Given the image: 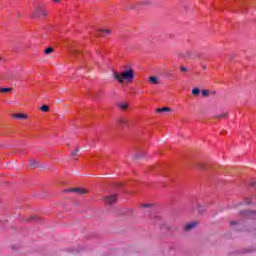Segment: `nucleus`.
I'll return each instance as SVG.
<instances>
[{
	"label": "nucleus",
	"mask_w": 256,
	"mask_h": 256,
	"mask_svg": "<svg viewBox=\"0 0 256 256\" xmlns=\"http://www.w3.org/2000/svg\"><path fill=\"white\" fill-rule=\"evenodd\" d=\"M60 0H53L54 3H59Z\"/></svg>",
	"instance_id": "obj_28"
},
{
	"label": "nucleus",
	"mask_w": 256,
	"mask_h": 256,
	"mask_svg": "<svg viewBox=\"0 0 256 256\" xmlns=\"http://www.w3.org/2000/svg\"><path fill=\"white\" fill-rule=\"evenodd\" d=\"M79 153V149H76L74 152H72V155H77Z\"/></svg>",
	"instance_id": "obj_25"
},
{
	"label": "nucleus",
	"mask_w": 256,
	"mask_h": 256,
	"mask_svg": "<svg viewBox=\"0 0 256 256\" xmlns=\"http://www.w3.org/2000/svg\"><path fill=\"white\" fill-rule=\"evenodd\" d=\"M13 88H0V93H11Z\"/></svg>",
	"instance_id": "obj_14"
},
{
	"label": "nucleus",
	"mask_w": 256,
	"mask_h": 256,
	"mask_svg": "<svg viewBox=\"0 0 256 256\" xmlns=\"http://www.w3.org/2000/svg\"><path fill=\"white\" fill-rule=\"evenodd\" d=\"M12 117L14 119H27V115L23 114V113H15L12 114Z\"/></svg>",
	"instance_id": "obj_9"
},
{
	"label": "nucleus",
	"mask_w": 256,
	"mask_h": 256,
	"mask_svg": "<svg viewBox=\"0 0 256 256\" xmlns=\"http://www.w3.org/2000/svg\"><path fill=\"white\" fill-rule=\"evenodd\" d=\"M129 123V119L125 118V117H121L117 120V124L120 127H125V125H127Z\"/></svg>",
	"instance_id": "obj_6"
},
{
	"label": "nucleus",
	"mask_w": 256,
	"mask_h": 256,
	"mask_svg": "<svg viewBox=\"0 0 256 256\" xmlns=\"http://www.w3.org/2000/svg\"><path fill=\"white\" fill-rule=\"evenodd\" d=\"M64 193H76V195H85L89 193V191L85 190V188H70L64 190Z\"/></svg>",
	"instance_id": "obj_2"
},
{
	"label": "nucleus",
	"mask_w": 256,
	"mask_h": 256,
	"mask_svg": "<svg viewBox=\"0 0 256 256\" xmlns=\"http://www.w3.org/2000/svg\"><path fill=\"white\" fill-rule=\"evenodd\" d=\"M3 58L0 57V61H2Z\"/></svg>",
	"instance_id": "obj_32"
},
{
	"label": "nucleus",
	"mask_w": 256,
	"mask_h": 256,
	"mask_svg": "<svg viewBox=\"0 0 256 256\" xmlns=\"http://www.w3.org/2000/svg\"><path fill=\"white\" fill-rule=\"evenodd\" d=\"M203 69H207V66H203Z\"/></svg>",
	"instance_id": "obj_31"
},
{
	"label": "nucleus",
	"mask_w": 256,
	"mask_h": 256,
	"mask_svg": "<svg viewBox=\"0 0 256 256\" xmlns=\"http://www.w3.org/2000/svg\"><path fill=\"white\" fill-rule=\"evenodd\" d=\"M249 204H253V205H256V196L252 197L250 199V202H248Z\"/></svg>",
	"instance_id": "obj_21"
},
{
	"label": "nucleus",
	"mask_w": 256,
	"mask_h": 256,
	"mask_svg": "<svg viewBox=\"0 0 256 256\" xmlns=\"http://www.w3.org/2000/svg\"><path fill=\"white\" fill-rule=\"evenodd\" d=\"M183 57H191V51H186V52L183 54Z\"/></svg>",
	"instance_id": "obj_23"
},
{
	"label": "nucleus",
	"mask_w": 256,
	"mask_h": 256,
	"mask_svg": "<svg viewBox=\"0 0 256 256\" xmlns=\"http://www.w3.org/2000/svg\"><path fill=\"white\" fill-rule=\"evenodd\" d=\"M117 106L119 107V109H122V111H125L129 107V103H127V102H120V103L117 104Z\"/></svg>",
	"instance_id": "obj_8"
},
{
	"label": "nucleus",
	"mask_w": 256,
	"mask_h": 256,
	"mask_svg": "<svg viewBox=\"0 0 256 256\" xmlns=\"http://www.w3.org/2000/svg\"><path fill=\"white\" fill-rule=\"evenodd\" d=\"M167 111H171V108L169 107H163V108H158L156 109V113H165Z\"/></svg>",
	"instance_id": "obj_11"
},
{
	"label": "nucleus",
	"mask_w": 256,
	"mask_h": 256,
	"mask_svg": "<svg viewBox=\"0 0 256 256\" xmlns=\"http://www.w3.org/2000/svg\"><path fill=\"white\" fill-rule=\"evenodd\" d=\"M54 49L49 47L44 50L45 55H51L53 53Z\"/></svg>",
	"instance_id": "obj_15"
},
{
	"label": "nucleus",
	"mask_w": 256,
	"mask_h": 256,
	"mask_svg": "<svg viewBox=\"0 0 256 256\" xmlns=\"http://www.w3.org/2000/svg\"><path fill=\"white\" fill-rule=\"evenodd\" d=\"M40 109H41V111L47 112V111H49V106L43 105Z\"/></svg>",
	"instance_id": "obj_19"
},
{
	"label": "nucleus",
	"mask_w": 256,
	"mask_h": 256,
	"mask_svg": "<svg viewBox=\"0 0 256 256\" xmlns=\"http://www.w3.org/2000/svg\"><path fill=\"white\" fill-rule=\"evenodd\" d=\"M201 94V89L199 88H193L192 89V95L197 96Z\"/></svg>",
	"instance_id": "obj_12"
},
{
	"label": "nucleus",
	"mask_w": 256,
	"mask_h": 256,
	"mask_svg": "<svg viewBox=\"0 0 256 256\" xmlns=\"http://www.w3.org/2000/svg\"><path fill=\"white\" fill-rule=\"evenodd\" d=\"M134 159H139V156H137V155H136V156H134Z\"/></svg>",
	"instance_id": "obj_29"
},
{
	"label": "nucleus",
	"mask_w": 256,
	"mask_h": 256,
	"mask_svg": "<svg viewBox=\"0 0 256 256\" xmlns=\"http://www.w3.org/2000/svg\"><path fill=\"white\" fill-rule=\"evenodd\" d=\"M28 165L31 169H33V168L37 167V161L36 160H30Z\"/></svg>",
	"instance_id": "obj_13"
},
{
	"label": "nucleus",
	"mask_w": 256,
	"mask_h": 256,
	"mask_svg": "<svg viewBox=\"0 0 256 256\" xmlns=\"http://www.w3.org/2000/svg\"><path fill=\"white\" fill-rule=\"evenodd\" d=\"M224 117H227V113H223L216 116L217 119H224Z\"/></svg>",
	"instance_id": "obj_20"
},
{
	"label": "nucleus",
	"mask_w": 256,
	"mask_h": 256,
	"mask_svg": "<svg viewBox=\"0 0 256 256\" xmlns=\"http://www.w3.org/2000/svg\"><path fill=\"white\" fill-rule=\"evenodd\" d=\"M32 17H47V12L41 7H37L35 12L32 13Z\"/></svg>",
	"instance_id": "obj_3"
},
{
	"label": "nucleus",
	"mask_w": 256,
	"mask_h": 256,
	"mask_svg": "<svg viewBox=\"0 0 256 256\" xmlns=\"http://www.w3.org/2000/svg\"><path fill=\"white\" fill-rule=\"evenodd\" d=\"M243 213H245V215H251V213L253 212H243Z\"/></svg>",
	"instance_id": "obj_26"
},
{
	"label": "nucleus",
	"mask_w": 256,
	"mask_h": 256,
	"mask_svg": "<svg viewBox=\"0 0 256 256\" xmlns=\"http://www.w3.org/2000/svg\"><path fill=\"white\" fill-rule=\"evenodd\" d=\"M70 53H71V55L75 56L79 53V51H77L76 49H72V50H70Z\"/></svg>",
	"instance_id": "obj_22"
},
{
	"label": "nucleus",
	"mask_w": 256,
	"mask_h": 256,
	"mask_svg": "<svg viewBox=\"0 0 256 256\" xmlns=\"http://www.w3.org/2000/svg\"><path fill=\"white\" fill-rule=\"evenodd\" d=\"M180 71H181V73H189V68L182 66V67H180Z\"/></svg>",
	"instance_id": "obj_16"
},
{
	"label": "nucleus",
	"mask_w": 256,
	"mask_h": 256,
	"mask_svg": "<svg viewBox=\"0 0 256 256\" xmlns=\"http://www.w3.org/2000/svg\"><path fill=\"white\" fill-rule=\"evenodd\" d=\"M99 33L102 35V37H105V35H111V29H100Z\"/></svg>",
	"instance_id": "obj_10"
},
{
	"label": "nucleus",
	"mask_w": 256,
	"mask_h": 256,
	"mask_svg": "<svg viewBox=\"0 0 256 256\" xmlns=\"http://www.w3.org/2000/svg\"><path fill=\"white\" fill-rule=\"evenodd\" d=\"M210 93L211 92L209 90H202L203 97H209Z\"/></svg>",
	"instance_id": "obj_17"
},
{
	"label": "nucleus",
	"mask_w": 256,
	"mask_h": 256,
	"mask_svg": "<svg viewBox=\"0 0 256 256\" xmlns=\"http://www.w3.org/2000/svg\"><path fill=\"white\" fill-rule=\"evenodd\" d=\"M230 225H237V222H230Z\"/></svg>",
	"instance_id": "obj_27"
},
{
	"label": "nucleus",
	"mask_w": 256,
	"mask_h": 256,
	"mask_svg": "<svg viewBox=\"0 0 256 256\" xmlns=\"http://www.w3.org/2000/svg\"><path fill=\"white\" fill-rule=\"evenodd\" d=\"M142 5H153V0H145L142 2Z\"/></svg>",
	"instance_id": "obj_18"
},
{
	"label": "nucleus",
	"mask_w": 256,
	"mask_h": 256,
	"mask_svg": "<svg viewBox=\"0 0 256 256\" xmlns=\"http://www.w3.org/2000/svg\"><path fill=\"white\" fill-rule=\"evenodd\" d=\"M153 204H142V207H152Z\"/></svg>",
	"instance_id": "obj_24"
},
{
	"label": "nucleus",
	"mask_w": 256,
	"mask_h": 256,
	"mask_svg": "<svg viewBox=\"0 0 256 256\" xmlns=\"http://www.w3.org/2000/svg\"><path fill=\"white\" fill-rule=\"evenodd\" d=\"M233 57H234L233 55H230V59H233Z\"/></svg>",
	"instance_id": "obj_30"
},
{
	"label": "nucleus",
	"mask_w": 256,
	"mask_h": 256,
	"mask_svg": "<svg viewBox=\"0 0 256 256\" xmlns=\"http://www.w3.org/2000/svg\"><path fill=\"white\" fill-rule=\"evenodd\" d=\"M107 205H113L117 201V195H111L104 198Z\"/></svg>",
	"instance_id": "obj_5"
},
{
	"label": "nucleus",
	"mask_w": 256,
	"mask_h": 256,
	"mask_svg": "<svg viewBox=\"0 0 256 256\" xmlns=\"http://www.w3.org/2000/svg\"><path fill=\"white\" fill-rule=\"evenodd\" d=\"M113 77L120 84L125 83V81L126 83H133V80L135 79V70L129 68L122 71L121 73L113 72Z\"/></svg>",
	"instance_id": "obj_1"
},
{
	"label": "nucleus",
	"mask_w": 256,
	"mask_h": 256,
	"mask_svg": "<svg viewBox=\"0 0 256 256\" xmlns=\"http://www.w3.org/2000/svg\"><path fill=\"white\" fill-rule=\"evenodd\" d=\"M148 81L152 85H159V77H157V76H150Z\"/></svg>",
	"instance_id": "obj_7"
},
{
	"label": "nucleus",
	"mask_w": 256,
	"mask_h": 256,
	"mask_svg": "<svg viewBox=\"0 0 256 256\" xmlns=\"http://www.w3.org/2000/svg\"><path fill=\"white\" fill-rule=\"evenodd\" d=\"M197 225H199V222L197 221L189 222L184 226V231H193Z\"/></svg>",
	"instance_id": "obj_4"
}]
</instances>
